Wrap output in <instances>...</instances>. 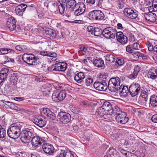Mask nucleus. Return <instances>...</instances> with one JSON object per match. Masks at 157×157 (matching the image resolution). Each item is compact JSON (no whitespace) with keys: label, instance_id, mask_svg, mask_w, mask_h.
I'll return each mask as SVG.
<instances>
[{"label":"nucleus","instance_id":"9","mask_svg":"<svg viewBox=\"0 0 157 157\" xmlns=\"http://www.w3.org/2000/svg\"><path fill=\"white\" fill-rule=\"evenodd\" d=\"M140 90V85L137 83H133L129 87L130 94L134 97L138 94Z\"/></svg>","mask_w":157,"mask_h":157},{"label":"nucleus","instance_id":"5","mask_svg":"<svg viewBox=\"0 0 157 157\" xmlns=\"http://www.w3.org/2000/svg\"><path fill=\"white\" fill-rule=\"evenodd\" d=\"M90 19L91 20H102L104 17V13L101 10H93L89 13Z\"/></svg>","mask_w":157,"mask_h":157},{"label":"nucleus","instance_id":"2","mask_svg":"<svg viewBox=\"0 0 157 157\" xmlns=\"http://www.w3.org/2000/svg\"><path fill=\"white\" fill-rule=\"evenodd\" d=\"M22 59L28 64L33 66L37 65L39 61V58L32 53H24L22 56Z\"/></svg>","mask_w":157,"mask_h":157},{"label":"nucleus","instance_id":"25","mask_svg":"<svg viewBox=\"0 0 157 157\" xmlns=\"http://www.w3.org/2000/svg\"><path fill=\"white\" fill-rule=\"evenodd\" d=\"M53 29L49 28H47L46 27H43L40 29V30L42 32V33L45 36L50 38L51 33H52V31Z\"/></svg>","mask_w":157,"mask_h":157},{"label":"nucleus","instance_id":"8","mask_svg":"<svg viewBox=\"0 0 157 157\" xmlns=\"http://www.w3.org/2000/svg\"><path fill=\"white\" fill-rule=\"evenodd\" d=\"M74 10L75 11L74 14L75 16L81 15L83 14L85 11V6L83 2H78L77 4V5L75 6Z\"/></svg>","mask_w":157,"mask_h":157},{"label":"nucleus","instance_id":"27","mask_svg":"<svg viewBox=\"0 0 157 157\" xmlns=\"http://www.w3.org/2000/svg\"><path fill=\"white\" fill-rule=\"evenodd\" d=\"M95 114L100 117H102L105 115H107V113L102 106L96 109Z\"/></svg>","mask_w":157,"mask_h":157},{"label":"nucleus","instance_id":"49","mask_svg":"<svg viewBox=\"0 0 157 157\" xmlns=\"http://www.w3.org/2000/svg\"><path fill=\"white\" fill-rule=\"evenodd\" d=\"M133 49L134 50H139L140 47L138 43L135 42L133 43L132 45Z\"/></svg>","mask_w":157,"mask_h":157},{"label":"nucleus","instance_id":"11","mask_svg":"<svg viewBox=\"0 0 157 157\" xmlns=\"http://www.w3.org/2000/svg\"><path fill=\"white\" fill-rule=\"evenodd\" d=\"M67 67V63L64 62L55 63L52 65L51 70L56 71H65Z\"/></svg>","mask_w":157,"mask_h":157},{"label":"nucleus","instance_id":"14","mask_svg":"<svg viewBox=\"0 0 157 157\" xmlns=\"http://www.w3.org/2000/svg\"><path fill=\"white\" fill-rule=\"evenodd\" d=\"M94 86L96 90L104 91L107 90L108 86L105 81H98L94 83Z\"/></svg>","mask_w":157,"mask_h":157},{"label":"nucleus","instance_id":"7","mask_svg":"<svg viewBox=\"0 0 157 157\" xmlns=\"http://www.w3.org/2000/svg\"><path fill=\"white\" fill-rule=\"evenodd\" d=\"M66 92L65 91L59 92H54L52 94V98L53 101L55 102L62 101L66 96Z\"/></svg>","mask_w":157,"mask_h":157},{"label":"nucleus","instance_id":"37","mask_svg":"<svg viewBox=\"0 0 157 157\" xmlns=\"http://www.w3.org/2000/svg\"><path fill=\"white\" fill-rule=\"evenodd\" d=\"M9 71V70L8 69L3 67L2 68L0 71V75H2L4 77H4L6 78Z\"/></svg>","mask_w":157,"mask_h":157},{"label":"nucleus","instance_id":"54","mask_svg":"<svg viewBox=\"0 0 157 157\" xmlns=\"http://www.w3.org/2000/svg\"><path fill=\"white\" fill-rule=\"evenodd\" d=\"M15 49L18 51H21L22 52H24V46H23L17 45L16 46Z\"/></svg>","mask_w":157,"mask_h":157},{"label":"nucleus","instance_id":"38","mask_svg":"<svg viewBox=\"0 0 157 157\" xmlns=\"http://www.w3.org/2000/svg\"><path fill=\"white\" fill-rule=\"evenodd\" d=\"M115 65L117 67H118L119 66H121L124 63V60L122 58H117L115 59Z\"/></svg>","mask_w":157,"mask_h":157},{"label":"nucleus","instance_id":"56","mask_svg":"<svg viewBox=\"0 0 157 157\" xmlns=\"http://www.w3.org/2000/svg\"><path fill=\"white\" fill-rule=\"evenodd\" d=\"M80 51L82 52L83 55L86 54L87 49L84 46H81L80 47Z\"/></svg>","mask_w":157,"mask_h":157},{"label":"nucleus","instance_id":"16","mask_svg":"<svg viewBox=\"0 0 157 157\" xmlns=\"http://www.w3.org/2000/svg\"><path fill=\"white\" fill-rule=\"evenodd\" d=\"M102 106L104 109L107 115H111L113 113V109L111 104L108 101H105Z\"/></svg>","mask_w":157,"mask_h":157},{"label":"nucleus","instance_id":"10","mask_svg":"<svg viewBox=\"0 0 157 157\" xmlns=\"http://www.w3.org/2000/svg\"><path fill=\"white\" fill-rule=\"evenodd\" d=\"M57 117L64 124L69 122L71 119V116L69 114L63 112H60L59 113Z\"/></svg>","mask_w":157,"mask_h":157},{"label":"nucleus","instance_id":"53","mask_svg":"<svg viewBox=\"0 0 157 157\" xmlns=\"http://www.w3.org/2000/svg\"><path fill=\"white\" fill-rule=\"evenodd\" d=\"M119 151L123 155H124L126 157L128 156V154H129L128 153L130 152L129 151L123 149H120Z\"/></svg>","mask_w":157,"mask_h":157},{"label":"nucleus","instance_id":"44","mask_svg":"<svg viewBox=\"0 0 157 157\" xmlns=\"http://www.w3.org/2000/svg\"><path fill=\"white\" fill-rule=\"evenodd\" d=\"M6 135L5 129L2 128V127L0 128V138H4Z\"/></svg>","mask_w":157,"mask_h":157},{"label":"nucleus","instance_id":"28","mask_svg":"<svg viewBox=\"0 0 157 157\" xmlns=\"http://www.w3.org/2000/svg\"><path fill=\"white\" fill-rule=\"evenodd\" d=\"M105 57V63L109 64L114 62L116 59L114 56L111 54H107Z\"/></svg>","mask_w":157,"mask_h":157},{"label":"nucleus","instance_id":"35","mask_svg":"<svg viewBox=\"0 0 157 157\" xmlns=\"http://www.w3.org/2000/svg\"><path fill=\"white\" fill-rule=\"evenodd\" d=\"M14 51L6 48H2L0 49V52L3 54H6L10 53H13Z\"/></svg>","mask_w":157,"mask_h":157},{"label":"nucleus","instance_id":"50","mask_svg":"<svg viewBox=\"0 0 157 157\" xmlns=\"http://www.w3.org/2000/svg\"><path fill=\"white\" fill-rule=\"evenodd\" d=\"M64 157H74L71 151H67L64 153Z\"/></svg>","mask_w":157,"mask_h":157},{"label":"nucleus","instance_id":"20","mask_svg":"<svg viewBox=\"0 0 157 157\" xmlns=\"http://www.w3.org/2000/svg\"><path fill=\"white\" fill-rule=\"evenodd\" d=\"M147 76L148 78L155 79L157 78V67L150 68L147 73Z\"/></svg>","mask_w":157,"mask_h":157},{"label":"nucleus","instance_id":"1","mask_svg":"<svg viewBox=\"0 0 157 157\" xmlns=\"http://www.w3.org/2000/svg\"><path fill=\"white\" fill-rule=\"evenodd\" d=\"M23 127L22 123L18 124H11L7 131V133L9 137L14 139L18 138L21 135V131Z\"/></svg>","mask_w":157,"mask_h":157},{"label":"nucleus","instance_id":"62","mask_svg":"<svg viewBox=\"0 0 157 157\" xmlns=\"http://www.w3.org/2000/svg\"><path fill=\"white\" fill-rule=\"evenodd\" d=\"M25 99V98L24 97H16L14 98V99L16 101H21L24 100Z\"/></svg>","mask_w":157,"mask_h":157},{"label":"nucleus","instance_id":"32","mask_svg":"<svg viewBox=\"0 0 157 157\" xmlns=\"http://www.w3.org/2000/svg\"><path fill=\"white\" fill-rule=\"evenodd\" d=\"M148 93L147 91L143 90L141 91L140 98L143 102L145 103L147 100Z\"/></svg>","mask_w":157,"mask_h":157},{"label":"nucleus","instance_id":"63","mask_svg":"<svg viewBox=\"0 0 157 157\" xmlns=\"http://www.w3.org/2000/svg\"><path fill=\"white\" fill-rule=\"evenodd\" d=\"M103 2L102 0H97L96 2V5L97 6L99 7H101L102 6V4Z\"/></svg>","mask_w":157,"mask_h":157},{"label":"nucleus","instance_id":"46","mask_svg":"<svg viewBox=\"0 0 157 157\" xmlns=\"http://www.w3.org/2000/svg\"><path fill=\"white\" fill-rule=\"evenodd\" d=\"M124 35L123 33L121 32H117L115 29V37L116 36L117 39L118 41L122 36Z\"/></svg>","mask_w":157,"mask_h":157},{"label":"nucleus","instance_id":"52","mask_svg":"<svg viewBox=\"0 0 157 157\" xmlns=\"http://www.w3.org/2000/svg\"><path fill=\"white\" fill-rule=\"evenodd\" d=\"M121 112H122V111L120 108L117 105L115 106L114 109H113V113L117 114V113H120Z\"/></svg>","mask_w":157,"mask_h":157},{"label":"nucleus","instance_id":"6","mask_svg":"<svg viewBox=\"0 0 157 157\" xmlns=\"http://www.w3.org/2000/svg\"><path fill=\"white\" fill-rule=\"evenodd\" d=\"M115 33V29L112 27H109L105 29L102 33L103 36L108 39H114Z\"/></svg>","mask_w":157,"mask_h":157},{"label":"nucleus","instance_id":"29","mask_svg":"<svg viewBox=\"0 0 157 157\" xmlns=\"http://www.w3.org/2000/svg\"><path fill=\"white\" fill-rule=\"evenodd\" d=\"M93 63L96 67H104V61L100 59L93 60Z\"/></svg>","mask_w":157,"mask_h":157},{"label":"nucleus","instance_id":"43","mask_svg":"<svg viewBox=\"0 0 157 157\" xmlns=\"http://www.w3.org/2000/svg\"><path fill=\"white\" fill-rule=\"evenodd\" d=\"M120 38L118 41L122 44H124L127 42L128 40L127 37L126 36L124 35Z\"/></svg>","mask_w":157,"mask_h":157},{"label":"nucleus","instance_id":"3","mask_svg":"<svg viewBox=\"0 0 157 157\" xmlns=\"http://www.w3.org/2000/svg\"><path fill=\"white\" fill-rule=\"evenodd\" d=\"M21 132V140L25 143L28 142L34 136L32 129L25 128Z\"/></svg>","mask_w":157,"mask_h":157},{"label":"nucleus","instance_id":"40","mask_svg":"<svg viewBox=\"0 0 157 157\" xmlns=\"http://www.w3.org/2000/svg\"><path fill=\"white\" fill-rule=\"evenodd\" d=\"M76 73H75L72 71L70 70L67 71V75L70 79H71L73 78H74V79Z\"/></svg>","mask_w":157,"mask_h":157},{"label":"nucleus","instance_id":"42","mask_svg":"<svg viewBox=\"0 0 157 157\" xmlns=\"http://www.w3.org/2000/svg\"><path fill=\"white\" fill-rule=\"evenodd\" d=\"M128 118L126 117V115H125L124 117H123L119 121H118L117 122L121 124H125L128 121Z\"/></svg>","mask_w":157,"mask_h":157},{"label":"nucleus","instance_id":"41","mask_svg":"<svg viewBox=\"0 0 157 157\" xmlns=\"http://www.w3.org/2000/svg\"><path fill=\"white\" fill-rule=\"evenodd\" d=\"M93 82V79L92 78L88 77L85 79V84L87 86H90L92 85Z\"/></svg>","mask_w":157,"mask_h":157},{"label":"nucleus","instance_id":"26","mask_svg":"<svg viewBox=\"0 0 157 157\" xmlns=\"http://www.w3.org/2000/svg\"><path fill=\"white\" fill-rule=\"evenodd\" d=\"M119 91L121 93V96H125L129 92V88L127 86L121 85L119 89Z\"/></svg>","mask_w":157,"mask_h":157},{"label":"nucleus","instance_id":"51","mask_svg":"<svg viewBox=\"0 0 157 157\" xmlns=\"http://www.w3.org/2000/svg\"><path fill=\"white\" fill-rule=\"evenodd\" d=\"M49 56L50 57L49 59H51L52 58H55L57 56V54L55 52H49Z\"/></svg>","mask_w":157,"mask_h":157},{"label":"nucleus","instance_id":"18","mask_svg":"<svg viewBox=\"0 0 157 157\" xmlns=\"http://www.w3.org/2000/svg\"><path fill=\"white\" fill-rule=\"evenodd\" d=\"M32 139V144L35 147H39L42 143L45 142L43 139L40 138L38 136H33Z\"/></svg>","mask_w":157,"mask_h":157},{"label":"nucleus","instance_id":"31","mask_svg":"<svg viewBox=\"0 0 157 157\" xmlns=\"http://www.w3.org/2000/svg\"><path fill=\"white\" fill-rule=\"evenodd\" d=\"M65 4L67 7L71 8L74 9L77 3L75 0H70L66 1Z\"/></svg>","mask_w":157,"mask_h":157},{"label":"nucleus","instance_id":"39","mask_svg":"<svg viewBox=\"0 0 157 157\" xmlns=\"http://www.w3.org/2000/svg\"><path fill=\"white\" fill-rule=\"evenodd\" d=\"M145 44L146 45L147 47L148 50L149 52H154L155 50V46L153 47V46L149 41H147L145 43Z\"/></svg>","mask_w":157,"mask_h":157},{"label":"nucleus","instance_id":"57","mask_svg":"<svg viewBox=\"0 0 157 157\" xmlns=\"http://www.w3.org/2000/svg\"><path fill=\"white\" fill-rule=\"evenodd\" d=\"M140 70V67L138 65H135L134 68V72L138 74Z\"/></svg>","mask_w":157,"mask_h":157},{"label":"nucleus","instance_id":"61","mask_svg":"<svg viewBox=\"0 0 157 157\" xmlns=\"http://www.w3.org/2000/svg\"><path fill=\"white\" fill-rule=\"evenodd\" d=\"M65 153V150H61L60 152L56 156V157H64V153Z\"/></svg>","mask_w":157,"mask_h":157},{"label":"nucleus","instance_id":"22","mask_svg":"<svg viewBox=\"0 0 157 157\" xmlns=\"http://www.w3.org/2000/svg\"><path fill=\"white\" fill-rule=\"evenodd\" d=\"M27 7L26 4H21L17 6L15 8V13L18 15L21 16Z\"/></svg>","mask_w":157,"mask_h":157},{"label":"nucleus","instance_id":"34","mask_svg":"<svg viewBox=\"0 0 157 157\" xmlns=\"http://www.w3.org/2000/svg\"><path fill=\"white\" fill-rule=\"evenodd\" d=\"M102 32L99 28H94L93 31H92V34L94 35L95 36H99L102 33Z\"/></svg>","mask_w":157,"mask_h":157},{"label":"nucleus","instance_id":"13","mask_svg":"<svg viewBox=\"0 0 157 157\" xmlns=\"http://www.w3.org/2000/svg\"><path fill=\"white\" fill-rule=\"evenodd\" d=\"M123 12L125 15L132 19L136 18L138 15L137 12L134 11L131 8L124 9Z\"/></svg>","mask_w":157,"mask_h":157},{"label":"nucleus","instance_id":"12","mask_svg":"<svg viewBox=\"0 0 157 157\" xmlns=\"http://www.w3.org/2000/svg\"><path fill=\"white\" fill-rule=\"evenodd\" d=\"M41 114L44 117H46L48 119L54 120L56 117L55 114L48 108H43L41 111Z\"/></svg>","mask_w":157,"mask_h":157},{"label":"nucleus","instance_id":"47","mask_svg":"<svg viewBox=\"0 0 157 157\" xmlns=\"http://www.w3.org/2000/svg\"><path fill=\"white\" fill-rule=\"evenodd\" d=\"M71 110L73 113L78 114L79 112V109L77 107L72 106L71 107Z\"/></svg>","mask_w":157,"mask_h":157},{"label":"nucleus","instance_id":"4","mask_svg":"<svg viewBox=\"0 0 157 157\" xmlns=\"http://www.w3.org/2000/svg\"><path fill=\"white\" fill-rule=\"evenodd\" d=\"M120 79L118 77L111 78L109 81L108 87L109 90L112 92H115L118 90V88H115L116 86H120Z\"/></svg>","mask_w":157,"mask_h":157},{"label":"nucleus","instance_id":"33","mask_svg":"<svg viewBox=\"0 0 157 157\" xmlns=\"http://www.w3.org/2000/svg\"><path fill=\"white\" fill-rule=\"evenodd\" d=\"M63 2L62 1L61 3H60V5H58V8L60 13L63 14L64 13L65 7V6L66 5L65 3Z\"/></svg>","mask_w":157,"mask_h":157},{"label":"nucleus","instance_id":"30","mask_svg":"<svg viewBox=\"0 0 157 157\" xmlns=\"http://www.w3.org/2000/svg\"><path fill=\"white\" fill-rule=\"evenodd\" d=\"M150 104L152 107L157 106V96L153 95L151 96L150 99Z\"/></svg>","mask_w":157,"mask_h":157},{"label":"nucleus","instance_id":"58","mask_svg":"<svg viewBox=\"0 0 157 157\" xmlns=\"http://www.w3.org/2000/svg\"><path fill=\"white\" fill-rule=\"evenodd\" d=\"M113 139L115 140H117L118 139L120 136V135L119 133H117L113 134L112 135Z\"/></svg>","mask_w":157,"mask_h":157},{"label":"nucleus","instance_id":"24","mask_svg":"<svg viewBox=\"0 0 157 157\" xmlns=\"http://www.w3.org/2000/svg\"><path fill=\"white\" fill-rule=\"evenodd\" d=\"M75 77V80L78 83L81 84L83 82V79L85 78L84 73L82 72L76 73Z\"/></svg>","mask_w":157,"mask_h":157},{"label":"nucleus","instance_id":"48","mask_svg":"<svg viewBox=\"0 0 157 157\" xmlns=\"http://www.w3.org/2000/svg\"><path fill=\"white\" fill-rule=\"evenodd\" d=\"M124 3L122 0H119L117 7L119 9H121L124 7Z\"/></svg>","mask_w":157,"mask_h":157},{"label":"nucleus","instance_id":"23","mask_svg":"<svg viewBox=\"0 0 157 157\" xmlns=\"http://www.w3.org/2000/svg\"><path fill=\"white\" fill-rule=\"evenodd\" d=\"M148 3H146V4L147 5L151 4V6H148L147 8H145L144 9H148L149 11H157V0H153L152 3L150 2H149Z\"/></svg>","mask_w":157,"mask_h":157},{"label":"nucleus","instance_id":"15","mask_svg":"<svg viewBox=\"0 0 157 157\" xmlns=\"http://www.w3.org/2000/svg\"><path fill=\"white\" fill-rule=\"evenodd\" d=\"M33 122L39 127H44L46 124L45 119L41 116H38L35 117L33 120Z\"/></svg>","mask_w":157,"mask_h":157},{"label":"nucleus","instance_id":"21","mask_svg":"<svg viewBox=\"0 0 157 157\" xmlns=\"http://www.w3.org/2000/svg\"><path fill=\"white\" fill-rule=\"evenodd\" d=\"M6 26L10 31H13L16 28L15 19L13 17L9 18L6 22Z\"/></svg>","mask_w":157,"mask_h":157},{"label":"nucleus","instance_id":"45","mask_svg":"<svg viewBox=\"0 0 157 157\" xmlns=\"http://www.w3.org/2000/svg\"><path fill=\"white\" fill-rule=\"evenodd\" d=\"M142 54L139 52H135L132 55V57L134 58V60H137L139 56H141Z\"/></svg>","mask_w":157,"mask_h":157},{"label":"nucleus","instance_id":"64","mask_svg":"<svg viewBox=\"0 0 157 157\" xmlns=\"http://www.w3.org/2000/svg\"><path fill=\"white\" fill-rule=\"evenodd\" d=\"M151 120L154 123H157V115H154L152 116Z\"/></svg>","mask_w":157,"mask_h":157},{"label":"nucleus","instance_id":"19","mask_svg":"<svg viewBox=\"0 0 157 157\" xmlns=\"http://www.w3.org/2000/svg\"><path fill=\"white\" fill-rule=\"evenodd\" d=\"M148 13L144 14V16L145 19L147 21L152 22L155 21L157 22L156 15L155 13H152L151 11H149Z\"/></svg>","mask_w":157,"mask_h":157},{"label":"nucleus","instance_id":"17","mask_svg":"<svg viewBox=\"0 0 157 157\" xmlns=\"http://www.w3.org/2000/svg\"><path fill=\"white\" fill-rule=\"evenodd\" d=\"M42 149L44 152L50 155L52 154L54 150L52 145L47 143L43 144L42 145Z\"/></svg>","mask_w":157,"mask_h":157},{"label":"nucleus","instance_id":"59","mask_svg":"<svg viewBox=\"0 0 157 157\" xmlns=\"http://www.w3.org/2000/svg\"><path fill=\"white\" fill-rule=\"evenodd\" d=\"M56 36V32L54 30L52 31V33H51L50 39H54Z\"/></svg>","mask_w":157,"mask_h":157},{"label":"nucleus","instance_id":"55","mask_svg":"<svg viewBox=\"0 0 157 157\" xmlns=\"http://www.w3.org/2000/svg\"><path fill=\"white\" fill-rule=\"evenodd\" d=\"M137 75V74L133 72L128 76V78L131 79H134L136 78Z\"/></svg>","mask_w":157,"mask_h":157},{"label":"nucleus","instance_id":"36","mask_svg":"<svg viewBox=\"0 0 157 157\" xmlns=\"http://www.w3.org/2000/svg\"><path fill=\"white\" fill-rule=\"evenodd\" d=\"M125 115H126V114L124 112H121L120 113H117L115 117L116 121L117 122L119 121L123 117H124Z\"/></svg>","mask_w":157,"mask_h":157},{"label":"nucleus","instance_id":"60","mask_svg":"<svg viewBox=\"0 0 157 157\" xmlns=\"http://www.w3.org/2000/svg\"><path fill=\"white\" fill-rule=\"evenodd\" d=\"M126 50L127 52L130 53H132V47L130 45H128L126 47Z\"/></svg>","mask_w":157,"mask_h":157}]
</instances>
